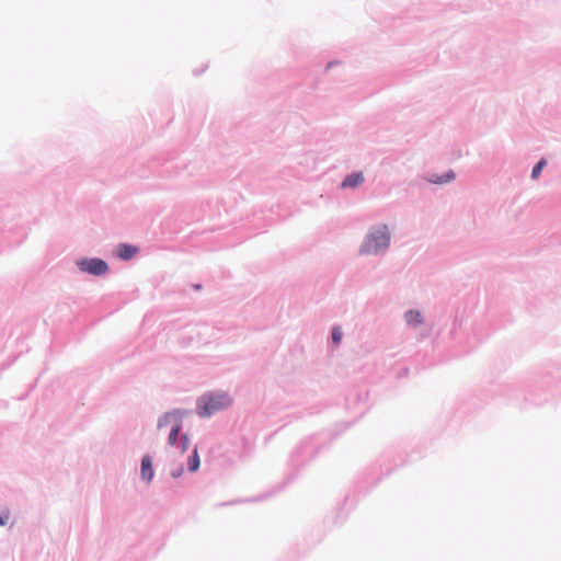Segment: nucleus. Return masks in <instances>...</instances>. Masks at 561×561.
Instances as JSON below:
<instances>
[{"mask_svg":"<svg viewBox=\"0 0 561 561\" xmlns=\"http://www.w3.org/2000/svg\"><path fill=\"white\" fill-rule=\"evenodd\" d=\"M546 163H547V161H546L545 159H541V160H540V161H539V162L534 167V169H533V171H531V178H533V179H537V178L540 175V173H541V171H542L543 167L546 165Z\"/></svg>","mask_w":561,"mask_h":561,"instance_id":"obj_11","label":"nucleus"},{"mask_svg":"<svg viewBox=\"0 0 561 561\" xmlns=\"http://www.w3.org/2000/svg\"><path fill=\"white\" fill-rule=\"evenodd\" d=\"M137 253V248L129 244H119L117 255L123 260H129Z\"/></svg>","mask_w":561,"mask_h":561,"instance_id":"obj_6","label":"nucleus"},{"mask_svg":"<svg viewBox=\"0 0 561 561\" xmlns=\"http://www.w3.org/2000/svg\"><path fill=\"white\" fill-rule=\"evenodd\" d=\"M454 179H455V173L450 171L445 176L432 178L431 182L437 183V184H443V183H447Z\"/></svg>","mask_w":561,"mask_h":561,"instance_id":"obj_10","label":"nucleus"},{"mask_svg":"<svg viewBox=\"0 0 561 561\" xmlns=\"http://www.w3.org/2000/svg\"><path fill=\"white\" fill-rule=\"evenodd\" d=\"M81 271L88 272L93 275H101L107 271V264L101 259L82 260L78 262Z\"/></svg>","mask_w":561,"mask_h":561,"instance_id":"obj_4","label":"nucleus"},{"mask_svg":"<svg viewBox=\"0 0 561 561\" xmlns=\"http://www.w3.org/2000/svg\"><path fill=\"white\" fill-rule=\"evenodd\" d=\"M7 519H8V517L4 518V517L0 516V526H4L7 524Z\"/></svg>","mask_w":561,"mask_h":561,"instance_id":"obj_14","label":"nucleus"},{"mask_svg":"<svg viewBox=\"0 0 561 561\" xmlns=\"http://www.w3.org/2000/svg\"><path fill=\"white\" fill-rule=\"evenodd\" d=\"M141 477L147 481H151L153 478L152 462L149 456H145L141 460Z\"/></svg>","mask_w":561,"mask_h":561,"instance_id":"obj_5","label":"nucleus"},{"mask_svg":"<svg viewBox=\"0 0 561 561\" xmlns=\"http://www.w3.org/2000/svg\"><path fill=\"white\" fill-rule=\"evenodd\" d=\"M364 176L362 173H354L345 178L342 182V187H356L363 183Z\"/></svg>","mask_w":561,"mask_h":561,"instance_id":"obj_7","label":"nucleus"},{"mask_svg":"<svg viewBox=\"0 0 561 561\" xmlns=\"http://www.w3.org/2000/svg\"><path fill=\"white\" fill-rule=\"evenodd\" d=\"M188 445H190V439L187 437V435H182L181 438H180V444H179V450L181 454H184L187 449H188Z\"/></svg>","mask_w":561,"mask_h":561,"instance_id":"obj_12","label":"nucleus"},{"mask_svg":"<svg viewBox=\"0 0 561 561\" xmlns=\"http://www.w3.org/2000/svg\"><path fill=\"white\" fill-rule=\"evenodd\" d=\"M182 419L183 413L180 410H178L163 414L158 421L159 430H162L163 427H170L168 442L172 446L175 444L179 433L181 431Z\"/></svg>","mask_w":561,"mask_h":561,"instance_id":"obj_3","label":"nucleus"},{"mask_svg":"<svg viewBox=\"0 0 561 561\" xmlns=\"http://www.w3.org/2000/svg\"><path fill=\"white\" fill-rule=\"evenodd\" d=\"M341 339H342L341 329L339 327L333 328V330H332L333 343H335V344L340 343Z\"/></svg>","mask_w":561,"mask_h":561,"instance_id":"obj_13","label":"nucleus"},{"mask_svg":"<svg viewBox=\"0 0 561 561\" xmlns=\"http://www.w3.org/2000/svg\"><path fill=\"white\" fill-rule=\"evenodd\" d=\"M405 320L409 324L417 325L422 323V316L420 311L410 310L405 313Z\"/></svg>","mask_w":561,"mask_h":561,"instance_id":"obj_8","label":"nucleus"},{"mask_svg":"<svg viewBox=\"0 0 561 561\" xmlns=\"http://www.w3.org/2000/svg\"><path fill=\"white\" fill-rule=\"evenodd\" d=\"M390 243V233L387 226H381L373 230L364 241L362 254H377L381 250H386Z\"/></svg>","mask_w":561,"mask_h":561,"instance_id":"obj_2","label":"nucleus"},{"mask_svg":"<svg viewBox=\"0 0 561 561\" xmlns=\"http://www.w3.org/2000/svg\"><path fill=\"white\" fill-rule=\"evenodd\" d=\"M232 403V398L226 392L208 393L199 398L197 402V414L202 417L210 416Z\"/></svg>","mask_w":561,"mask_h":561,"instance_id":"obj_1","label":"nucleus"},{"mask_svg":"<svg viewBox=\"0 0 561 561\" xmlns=\"http://www.w3.org/2000/svg\"><path fill=\"white\" fill-rule=\"evenodd\" d=\"M198 468H199V457H198V453H197V447H195L193 449V455L188 461V470L193 472V471H196Z\"/></svg>","mask_w":561,"mask_h":561,"instance_id":"obj_9","label":"nucleus"}]
</instances>
